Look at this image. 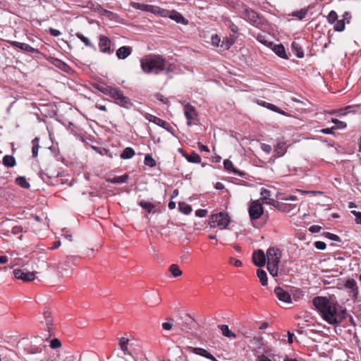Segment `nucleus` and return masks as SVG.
<instances>
[{
    "mask_svg": "<svg viewBox=\"0 0 361 361\" xmlns=\"http://www.w3.org/2000/svg\"><path fill=\"white\" fill-rule=\"evenodd\" d=\"M116 104L126 109H130L133 106L130 99L126 97L123 93L120 96L119 99L116 100Z\"/></svg>",
    "mask_w": 361,
    "mask_h": 361,
    "instance_id": "obj_19",
    "label": "nucleus"
},
{
    "mask_svg": "<svg viewBox=\"0 0 361 361\" xmlns=\"http://www.w3.org/2000/svg\"><path fill=\"white\" fill-rule=\"evenodd\" d=\"M178 207L179 210L185 214H189L192 212L191 206L185 202H179Z\"/></svg>",
    "mask_w": 361,
    "mask_h": 361,
    "instance_id": "obj_36",
    "label": "nucleus"
},
{
    "mask_svg": "<svg viewBox=\"0 0 361 361\" xmlns=\"http://www.w3.org/2000/svg\"><path fill=\"white\" fill-rule=\"evenodd\" d=\"M307 13V11L306 9H301L299 11H296V12L293 13V16H294L301 20L305 17Z\"/></svg>",
    "mask_w": 361,
    "mask_h": 361,
    "instance_id": "obj_50",
    "label": "nucleus"
},
{
    "mask_svg": "<svg viewBox=\"0 0 361 361\" xmlns=\"http://www.w3.org/2000/svg\"><path fill=\"white\" fill-rule=\"evenodd\" d=\"M139 205L141 206L142 208L145 209L146 210H147L148 212H151L154 207L152 203L145 202L143 200L139 202Z\"/></svg>",
    "mask_w": 361,
    "mask_h": 361,
    "instance_id": "obj_43",
    "label": "nucleus"
},
{
    "mask_svg": "<svg viewBox=\"0 0 361 361\" xmlns=\"http://www.w3.org/2000/svg\"><path fill=\"white\" fill-rule=\"evenodd\" d=\"M44 319L45 320V324L48 331H51V325L52 324V318L49 310H45L44 312Z\"/></svg>",
    "mask_w": 361,
    "mask_h": 361,
    "instance_id": "obj_33",
    "label": "nucleus"
},
{
    "mask_svg": "<svg viewBox=\"0 0 361 361\" xmlns=\"http://www.w3.org/2000/svg\"><path fill=\"white\" fill-rule=\"evenodd\" d=\"M321 229V226L318 225H312L309 228V231L312 233H319Z\"/></svg>",
    "mask_w": 361,
    "mask_h": 361,
    "instance_id": "obj_57",
    "label": "nucleus"
},
{
    "mask_svg": "<svg viewBox=\"0 0 361 361\" xmlns=\"http://www.w3.org/2000/svg\"><path fill=\"white\" fill-rule=\"evenodd\" d=\"M221 39L220 37L217 35H214L212 37V44L215 47H221L220 45Z\"/></svg>",
    "mask_w": 361,
    "mask_h": 361,
    "instance_id": "obj_52",
    "label": "nucleus"
},
{
    "mask_svg": "<svg viewBox=\"0 0 361 361\" xmlns=\"http://www.w3.org/2000/svg\"><path fill=\"white\" fill-rule=\"evenodd\" d=\"M273 50L275 52V54H277L279 56L283 59L287 58V56L286 55L285 48L282 44L274 45Z\"/></svg>",
    "mask_w": 361,
    "mask_h": 361,
    "instance_id": "obj_31",
    "label": "nucleus"
},
{
    "mask_svg": "<svg viewBox=\"0 0 361 361\" xmlns=\"http://www.w3.org/2000/svg\"><path fill=\"white\" fill-rule=\"evenodd\" d=\"M23 231V227L21 226H15L12 228L11 233L14 235H17Z\"/></svg>",
    "mask_w": 361,
    "mask_h": 361,
    "instance_id": "obj_58",
    "label": "nucleus"
},
{
    "mask_svg": "<svg viewBox=\"0 0 361 361\" xmlns=\"http://www.w3.org/2000/svg\"><path fill=\"white\" fill-rule=\"evenodd\" d=\"M128 180V176L127 174H124L120 176H116L112 178H108L107 182L114 183V184H121L123 183H126Z\"/></svg>",
    "mask_w": 361,
    "mask_h": 361,
    "instance_id": "obj_24",
    "label": "nucleus"
},
{
    "mask_svg": "<svg viewBox=\"0 0 361 361\" xmlns=\"http://www.w3.org/2000/svg\"><path fill=\"white\" fill-rule=\"evenodd\" d=\"M345 287L351 290L354 298H357L358 294V288L357 283L354 279H348L345 283Z\"/></svg>",
    "mask_w": 361,
    "mask_h": 361,
    "instance_id": "obj_18",
    "label": "nucleus"
},
{
    "mask_svg": "<svg viewBox=\"0 0 361 361\" xmlns=\"http://www.w3.org/2000/svg\"><path fill=\"white\" fill-rule=\"evenodd\" d=\"M185 159L190 163L199 164L201 162V157L195 152H192L190 154H184Z\"/></svg>",
    "mask_w": 361,
    "mask_h": 361,
    "instance_id": "obj_27",
    "label": "nucleus"
},
{
    "mask_svg": "<svg viewBox=\"0 0 361 361\" xmlns=\"http://www.w3.org/2000/svg\"><path fill=\"white\" fill-rule=\"evenodd\" d=\"M224 165L225 169H226L228 171L233 172V173L238 175L240 177H243L245 176V173L236 169L234 167L233 163L229 159L224 160Z\"/></svg>",
    "mask_w": 361,
    "mask_h": 361,
    "instance_id": "obj_16",
    "label": "nucleus"
},
{
    "mask_svg": "<svg viewBox=\"0 0 361 361\" xmlns=\"http://www.w3.org/2000/svg\"><path fill=\"white\" fill-rule=\"evenodd\" d=\"M242 17L252 24L259 23V16L258 14L250 8H245L242 11Z\"/></svg>",
    "mask_w": 361,
    "mask_h": 361,
    "instance_id": "obj_8",
    "label": "nucleus"
},
{
    "mask_svg": "<svg viewBox=\"0 0 361 361\" xmlns=\"http://www.w3.org/2000/svg\"><path fill=\"white\" fill-rule=\"evenodd\" d=\"M248 213L251 220L259 219L264 213V207L260 200L252 201L249 205Z\"/></svg>",
    "mask_w": 361,
    "mask_h": 361,
    "instance_id": "obj_5",
    "label": "nucleus"
},
{
    "mask_svg": "<svg viewBox=\"0 0 361 361\" xmlns=\"http://www.w3.org/2000/svg\"><path fill=\"white\" fill-rule=\"evenodd\" d=\"M135 151L132 147H126L121 153V158L123 159H130L135 155Z\"/></svg>",
    "mask_w": 361,
    "mask_h": 361,
    "instance_id": "obj_32",
    "label": "nucleus"
},
{
    "mask_svg": "<svg viewBox=\"0 0 361 361\" xmlns=\"http://www.w3.org/2000/svg\"><path fill=\"white\" fill-rule=\"evenodd\" d=\"M11 45L15 47H18L21 50L25 51L27 52L30 53H38V50L37 49H35L34 47H31L30 45L22 43L16 41H9L8 42Z\"/></svg>",
    "mask_w": 361,
    "mask_h": 361,
    "instance_id": "obj_14",
    "label": "nucleus"
},
{
    "mask_svg": "<svg viewBox=\"0 0 361 361\" xmlns=\"http://www.w3.org/2000/svg\"><path fill=\"white\" fill-rule=\"evenodd\" d=\"M274 293L280 301L286 303H291L292 300L290 295L280 286L275 288Z\"/></svg>",
    "mask_w": 361,
    "mask_h": 361,
    "instance_id": "obj_10",
    "label": "nucleus"
},
{
    "mask_svg": "<svg viewBox=\"0 0 361 361\" xmlns=\"http://www.w3.org/2000/svg\"><path fill=\"white\" fill-rule=\"evenodd\" d=\"M230 263L233 264L234 266H235L237 267H240L243 264V263L240 260L235 259L234 258H232V257L230 259Z\"/></svg>",
    "mask_w": 361,
    "mask_h": 361,
    "instance_id": "obj_60",
    "label": "nucleus"
},
{
    "mask_svg": "<svg viewBox=\"0 0 361 361\" xmlns=\"http://www.w3.org/2000/svg\"><path fill=\"white\" fill-rule=\"evenodd\" d=\"M270 194H271V192L267 189H262L261 192H260V195H261V198L259 199L260 201H264V200H270Z\"/></svg>",
    "mask_w": 361,
    "mask_h": 361,
    "instance_id": "obj_46",
    "label": "nucleus"
},
{
    "mask_svg": "<svg viewBox=\"0 0 361 361\" xmlns=\"http://www.w3.org/2000/svg\"><path fill=\"white\" fill-rule=\"evenodd\" d=\"M291 48L293 54L298 57V58H302L304 57V53L303 51L297 42H293L291 44Z\"/></svg>",
    "mask_w": 361,
    "mask_h": 361,
    "instance_id": "obj_22",
    "label": "nucleus"
},
{
    "mask_svg": "<svg viewBox=\"0 0 361 361\" xmlns=\"http://www.w3.org/2000/svg\"><path fill=\"white\" fill-rule=\"evenodd\" d=\"M3 164L7 167H13L16 164L14 157L11 155H6L3 157Z\"/></svg>",
    "mask_w": 361,
    "mask_h": 361,
    "instance_id": "obj_28",
    "label": "nucleus"
},
{
    "mask_svg": "<svg viewBox=\"0 0 361 361\" xmlns=\"http://www.w3.org/2000/svg\"><path fill=\"white\" fill-rule=\"evenodd\" d=\"M261 149L267 154H269L271 152V146L266 144V143H262L261 144Z\"/></svg>",
    "mask_w": 361,
    "mask_h": 361,
    "instance_id": "obj_53",
    "label": "nucleus"
},
{
    "mask_svg": "<svg viewBox=\"0 0 361 361\" xmlns=\"http://www.w3.org/2000/svg\"><path fill=\"white\" fill-rule=\"evenodd\" d=\"M198 147H199V149L201 152H209V149L208 147L206 146V145H204L202 144L199 143L198 144Z\"/></svg>",
    "mask_w": 361,
    "mask_h": 361,
    "instance_id": "obj_63",
    "label": "nucleus"
},
{
    "mask_svg": "<svg viewBox=\"0 0 361 361\" xmlns=\"http://www.w3.org/2000/svg\"><path fill=\"white\" fill-rule=\"evenodd\" d=\"M169 271L174 277L180 276L182 274V271L180 269L179 267L175 264L170 266Z\"/></svg>",
    "mask_w": 361,
    "mask_h": 361,
    "instance_id": "obj_38",
    "label": "nucleus"
},
{
    "mask_svg": "<svg viewBox=\"0 0 361 361\" xmlns=\"http://www.w3.org/2000/svg\"><path fill=\"white\" fill-rule=\"evenodd\" d=\"M234 39L226 38L222 41L221 47H222L224 50H228L234 44Z\"/></svg>",
    "mask_w": 361,
    "mask_h": 361,
    "instance_id": "obj_37",
    "label": "nucleus"
},
{
    "mask_svg": "<svg viewBox=\"0 0 361 361\" xmlns=\"http://www.w3.org/2000/svg\"><path fill=\"white\" fill-rule=\"evenodd\" d=\"M129 340L126 337H121L119 340V345L121 350L123 352L124 355L130 354L128 348Z\"/></svg>",
    "mask_w": 361,
    "mask_h": 361,
    "instance_id": "obj_30",
    "label": "nucleus"
},
{
    "mask_svg": "<svg viewBox=\"0 0 361 361\" xmlns=\"http://www.w3.org/2000/svg\"><path fill=\"white\" fill-rule=\"evenodd\" d=\"M351 213L355 216V221L358 224H361V212L357 211H351Z\"/></svg>",
    "mask_w": 361,
    "mask_h": 361,
    "instance_id": "obj_54",
    "label": "nucleus"
},
{
    "mask_svg": "<svg viewBox=\"0 0 361 361\" xmlns=\"http://www.w3.org/2000/svg\"><path fill=\"white\" fill-rule=\"evenodd\" d=\"M189 349L192 353L194 354L204 357L209 360H211L212 361H218L214 355H212L211 353H209L207 350H206L204 348H193L190 347Z\"/></svg>",
    "mask_w": 361,
    "mask_h": 361,
    "instance_id": "obj_13",
    "label": "nucleus"
},
{
    "mask_svg": "<svg viewBox=\"0 0 361 361\" xmlns=\"http://www.w3.org/2000/svg\"><path fill=\"white\" fill-rule=\"evenodd\" d=\"M314 246L318 250H324L326 248V243L322 241H316L314 243Z\"/></svg>",
    "mask_w": 361,
    "mask_h": 361,
    "instance_id": "obj_55",
    "label": "nucleus"
},
{
    "mask_svg": "<svg viewBox=\"0 0 361 361\" xmlns=\"http://www.w3.org/2000/svg\"><path fill=\"white\" fill-rule=\"evenodd\" d=\"M13 274L17 279H20L25 282H30L35 279V272L27 271L20 269L13 270Z\"/></svg>",
    "mask_w": 361,
    "mask_h": 361,
    "instance_id": "obj_6",
    "label": "nucleus"
},
{
    "mask_svg": "<svg viewBox=\"0 0 361 361\" xmlns=\"http://www.w3.org/2000/svg\"><path fill=\"white\" fill-rule=\"evenodd\" d=\"M166 64V62L162 56L154 54L148 55L140 61L141 68L146 73L154 72L158 74L165 69Z\"/></svg>",
    "mask_w": 361,
    "mask_h": 361,
    "instance_id": "obj_2",
    "label": "nucleus"
},
{
    "mask_svg": "<svg viewBox=\"0 0 361 361\" xmlns=\"http://www.w3.org/2000/svg\"><path fill=\"white\" fill-rule=\"evenodd\" d=\"M123 93V91H121L120 89H118L117 87H114L110 97L112 99H114L116 102V100H118L119 99L120 96H121V94Z\"/></svg>",
    "mask_w": 361,
    "mask_h": 361,
    "instance_id": "obj_42",
    "label": "nucleus"
},
{
    "mask_svg": "<svg viewBox=\"0 0 361 361\" xmlns=\"http://www.w3.org/2000/svg\"><path fill=\"white\" fill-rule=\"evenodd\" d=\"M257 39L259 42L267 46H268L269 44L268 41L266 39V37L264 35H258Z\"/></svg>",
    "mask_w": 361,
    "mask_h": 361,
    "instance_id": "obj_56",
    "label": "nucleus"
},
{
    "mask_svg": "<svg viewBox=\"0 0 361 361\" xmlns=\"http://www.w3.org/2000/svg\"><path fill=\"white\" fill-rule=\"evenodd\" d=\"M266 257L267 258V269L270 274L273 276L278 275L279 264L281 258V251L280 249L271 247L267 250Z\"/></svg>",
    "mask_w": 361,
    "mask_h": 361,
    "instance_id": "obj_3",
    "label": "nucleus"
},
{
    "mask_svg": "<svg viewBox=\"0 0 361 361\" xmlns=\"http://www.w3.org/2000/svg\"><path fill=\"white\" fill-rule=\"evenodd\" d=\"M312 303L323 319L330 324H338L345 317L346 310L339 312L338 304L331 302L326 297L317 296L312 300Z\"/></svg>",
    "mask_w": 361,
    "mask_h": 361,
    "instance_id": "obj_1",
    "label": "nucleus"
},
{
    "mask_svg": "<svg viewBox=\"0 0 361 361\" xmlns=\"http://www.w3.org/2000/svg\"><path fill=\"white\" fill-rule=\"evenodd\" d=\"M145 118L149 121L152 122L169 131L170 130L171 126L168 122L149 114H146Z\"/></svg>",
    "mask_w": 361,
    "mask_h": 361,
    "instance_id": "obj_11",
    "label": "nucleus"
},
{
    "mask_svg": "<svg viewBox=\"0 0 361 361\" xmlns=\"http://www.w3.org/2000/svg\"><path fill=\"white\" fill-rule=\"evenodd\" d=\"M32 144H33V146H32V157H37V155H38V150H39V138L38 137H35L32 140Z\"/></svg>",
    "mask_w": 361,
    "mask_h": 361,
    "instance_id": "obj_39",
    "label": "nucleus"
},
{
    "mask_svg": "<svg viewBox=\"0 0 361 361\" xmlns=\"http://www.w3.org/2000/svg\"><path fill=\"white\" fill-rule=\"evenodd\" d=\"M131 52L130 47L123 46L116 51V56L119 59H125L130 55Z\"/></svg>",
    "mask_w": 361,
    "mask_h": 361,
    "instance_id": "obj_17",
    "label": "nucleus"
},
{
    "mask_svg": "<svg viewBox=\"0 0 361 361\" xmlns=\"http://www.w3.org/2000/svg\"><path fill=\"white\" fill-rule=\"evenodd\" d=\"M53 64L56 66L57 68H60L61 70L63 71L64 72L68 73L71 71V67L66 63L65 62L62 61L61 60L55 59L53 61Z\"/></svg>",
    "mask_w": 361,
    "mask_h": 361,
    "instance_id": "obj_23",
    "label": "nucleus"
},
{
    "mask_svg": "<svg viewBox=\"0 0 361 361\" xmlns=\"http://www.w3.org/2000/svg\"><path fill=\"white\" fill-rule=\"evenodd\" d=\"M219 328L221 330L223 336H224L225 337L233 338H236V335L231 330H230L228 325H226V324L219 325Z\"/></svg>",
    "mask_w": 361,
    "mask_h": 361,
    "instance_id": "obj_21",
    "label": "nucleus"
},
{
    "mask_svg": "<svg viewBox=\"0 0 361 361\" xmlns=\"http://www.w3.org/2000/svg\"><path fill=\"white\" fill-rule=\"evenodd\" d=\"M75 35L85 44L86 47H94L90 39L87 37H85L82 34L78 32L75 34Z\"/></svg>",
    "mask_w": 361,
    "mask_h": 361,
    "instance_id": "obj_40",
    "label": "nucleus"
},
{
    "mask_svg": "<svg viewBox=\"0 0 361 361\" xmlns=\"http://www.w3.org/2000/svg\"><path fill=\"white\" fill-rule=\"evenodd\" d=\"M229 223V216L228 214L222 212L212 215L209 222L211 227H219L220 229L226 228Z\"/></svg>",
    "mask_w": 361,
    "mask_h": 361,
    "instance_id": "obj_4",
    "label": "nucleus"
},
{
    "mask_svg": "<svg viewBox=\"0 0 361 361\" xmlns=\"http://www.w3.org/2000/svg\"><path fill=\"white\" fill-rule=\"evenodd\" d=\"M268 109L275 111V112H277V113H279L282 115H285L286 113L284 111L280 109L279 107H277L276 106L272 104H267V105L266 106Z\"/></svg>",
    "mask_w": 361,
    "mask_h": 361,
    "instance_id": "obj_48",
    "label": "nucleus"
},
{
    "mask_svg": "<svg viewBox=\"0 0 361 361\" xmlns=\"http://www.w3.org/2000/svg\"><path fill=\"white\" fill-rule=\"evenodd\" d=\"M267 257L262 250H258L252 254L253 263L257 266L262 267L266 264Z\"/></svg>",
    "mask_w": 361,
    "mask_h": 361,
    "instance_id": "obj_9",
    "label": "nucleus"
},
{
    "mask_svg": "<svg viewBox=\"0 0 361 361\" xmlns=\"http://www.w3.org/2000/svg\"><path fill=\"white\" fill-rule=\"evenodd\" d=\"M332 122L335 124L334 128L343 129L347 126L345 122L339 121L338 119H333Z\"/></svg>",
    "mask_w": 361,
    "mask_h": 361,
    "instance_id": "obj_47",
    "label": "nucleus"
},
{
    "mask_svg": "<svg viewBox=\"0 0 361 361\" xmlns=\"http://www.w3.org/2000/svg\"><path fill=\"white\" fill-rule=\"evenodd\" d=\"M132 6L135 9H139L141 11H147V12H149V13H157V11L159 9V8L157 6L148 5V4H140V3H137V2L132 3Z\"/></svg>",
    "mask_w": 361,
    "mask_h": 361,
    "instance_id": "obj_12",
    "label": "nucleus"
},
{
    "mask_svg": "<svg viewBox=\"0 0 361 361\" xmlns=\"http://www.w3.org/2000/svg\"><path fill=\"white\" fill-rule=\"evenodd\" d=\"M15 181L16 184H18V185L23 188L29 189L30 187V183L27 181L25 176H18L16 178Z\"/></svg>",
    "mask_w": 361,
    "mask_h": 361,
    "instance_id": "obj_34",
    "label": "nucleus"
},
{
    "mask_svg": "<svg viewBox=\"0 0 361 361\" xmlns=\"http://www.w3.org/2000/svg\"><path fill=\"white\" fill-rule=\"evenodd\" d=\"M184 114L188 121V125L191 126L194 121L197 120V114L195 109L192 105L187 104L184 106Z\"/></svg>",
    "mask_w": 361,
    "mask_h": 361,
    "instance_id": "obj_7",
    "label": "nucleus"
},
{
    "mask_svg": "<svg viewBox=\"0 0 361 361\" xmlns=\"http://www.w3.org/2000/svg\"><path fill=\"white\" fill-rule=\"evenodd\" d=\"M96 88L104 94L110 96L114 87L108 85H97Z\"/></svg>",
    "mask_w": 361,
    "mask_h": 361,
    "instance_id": "obj_35",
    "label": "nucleus"
},
{
    "mask_svg": "<svg viewBox=\"0 0 361 361\" xmlns=\"http://www.w3.org/2000/svg\"><path fill=\"white\" fill-rule=\"evenodd\" d=\"M161 298L159 297V294L153 293L151 294L147 301V303L151 306H155L160 303Z\"/></svg>",
    "mask_w": 361,
    "mask_h": 361,
    "instance_id": "obj_25",
    "label": "nucleus"
},
{
    "mask_svg": "<svg viewBox=\"0 0 361 361\" xmlns=\"http://www.w3.org/2000/svg\"><path fill=\"white\" fill-rule=\"evenodd\" d=\"M49 33L54 37H58L61 35V32L59 30L54 28H49Z\"/></svg>",
    "mask_w": 361,
    "mask_h": 361,
    "instance_id": "obj_61",
    "label": "nucleus"
},
{
    "mask_svg": "<svg viewBox=\"0 0 361 361\" xmlns=\"http://www.w3.org/2000/svg\"><path fill=\"white\" fill-rule=\"evenodd\" d=\"M110 39L104 36V35H100L99 36V49L102 52L104 53H110L111 51V47H110Z\"/></svg>",
    "mask_w": 361,
    "mask_h": 361,
    "instance_id": "obj_15",
    "label": "nucleus"
},
{
    "mask_svg": "<svg viewBox=\"0 0 361 361\" xmlns=\"http://www.w3.org/2000/svg\"><path fill=\"white\" fill-rule=\"evenodd\" d=\"M162 327L164 330L169 331L172 329V323L171 322H164L162 324Z\"/></svg>",
    "mask_w": 361,
    "mask_h": 361,
    "instance_id": "obj_62",
    "label": "nucleus"
},
{
    "mask_svg": "<svg viewBox=\"0 0 361 361\" xmlns=\"http://www.w3.org/2000/svg\"><path fill=\"white\" fill-rule=\"evenodd\" d=\"M144 163L145 165L149 166L150 167H154L157 164L156 161L150 154L145 155Z\"/></svg>",
    "mask_w": 361,
    "mask_h": 361,
    "instance_id": "obj_41",
    "label": "nucleus"
},
{
    "mask_svg": "<svg viewBox=\"0 0 361 361\" xmlns=\"http://www.w3.org/2000/svg\"><path fill=\"white\" fill-rule=\"evenodd\" d=\"M257 276L259 278L260 283L263 286L267 285V274L264 270L261 269H257Z\"/></svg>",
    "mask_w": 361,
    "mask_h": 361,
    "instance_id": "obj_29",
    "label": "nucleus"
},
{
    "mask_svg": "<svg viewBox=\"0 0 361 361\" xmlns=\"http://www.w3.org/2000/svg\"><path fill=\"white\" fill-rule=\"evenodd\" d=\"M170 18L178 23H181L183 25H186L188 23V20H185L183 16L174 10L171 12Z\"/></svg>",
    "mask_w": 361,
    "mask_h": 361,
    "instance_id": "obj_20",
    "label": "nucleus"
},
{
    "mask_svg": "<svg viewBox=\"0 0 361 361\" xmlns=\"http://www.w3.org/2000/svg\"><path fill=\"white\" fill-rule=\"evenodd\" d=\"M195 214L197 216H199V217H204L207 214V211L206 209H200L195 212Z\"/></svg>",
    "mask_w": 361,
    "mask_h": 361,
    "instance_id": "obj_59",
    "label": "nucleus"
},
{
    "mask_svg": "<svg viewBox=\"0 0 361 361\" xmlns=\"http://www.w3.org/2000/svg\"><path fill=\"white\" fill-rule=\"evenodd\" d=\"M324 235H325V237L328 238L330 240H334V241H337V242H341V241L340 237L338 235H336V234L326 232V233H324Z\"/></svg>",
    "mask_w": 361,
    "mask_h": 361,
    "instance_id": "obj_49",
    "label": "nucleus"
},
{
    "mask_svg": "<svg viewBox=\"0 0 361 361\" xmlns=\"http://www.w3.org/2000/svg\"><path fill=\"white\" fill-rule=\"evenodd\" d=\"M274 152H275V153L279 157L283 156L286 152V146H285V142H279L274 146Z\"/></svg>",
    "mask_w": 361,
    "mask_h": 361,
    "instance_id": "obj_26",
    "label": "nucleus"
},
{
    "mask_svg": "<svg viewBox=\"0 0 361 361\" xmlns=\"http://www.w3.org/2000/svg\"><path fill=\"white\" fill-rule=\"evenodd\" d=\"M337 18V13L334 11H331L327 16V20L329 23L332 24L336 21Z\"/></svg>",
    "mask_w": 361,
    "mask_h": 361,
    "instance_id": "obj_45",
    "label": "nucleus"
},
{
    "mask_svg": "<svg viewBox=\"0 0 361 361\" xmlns=\"http://www.w3.org/2000/svg\"><path fill=\"white\" fill-rule=\"evenodd\" d=\"M61 345V343L58 338H54V339L51 340L50 342V347L52 349H57V348H60Z\"/></svg>",
    "mask_w": 361,
    "mask_h": 361,
    "instance_id": "obj_51",
    "label": "nucleus"
},
{
    "mask_svg": "<svg viewBox=\"0 0 361 361\" xmlns=\"http://www.w3.org/2000/svg\"><path fill=\"white\" fill-rule=\"evenodd\" d=\"M345 29V22L344 20H337L334 25V30L336 31L341 32Z\"/></svg>",
    "mask_w": 361,
    "mask_h": 361,
    "instance_id": "obj_44",
    "label": "nucleus"
},
{
    "mask_svg": "<svg viewBox=\"0 0 361 361\" xmlns=\"http://www.w3.org/2000/svg\"><path fill=\"white\" fill-rule=\"evenodd\" d=\"M257 361H271V360L266 355H261L258 356Z\"/></svg>",
    "mask_w": 361,
    "mask_h": 361,
    "instance_id": "obj_64",
    "label": "nucleus"
}]
</instances>
